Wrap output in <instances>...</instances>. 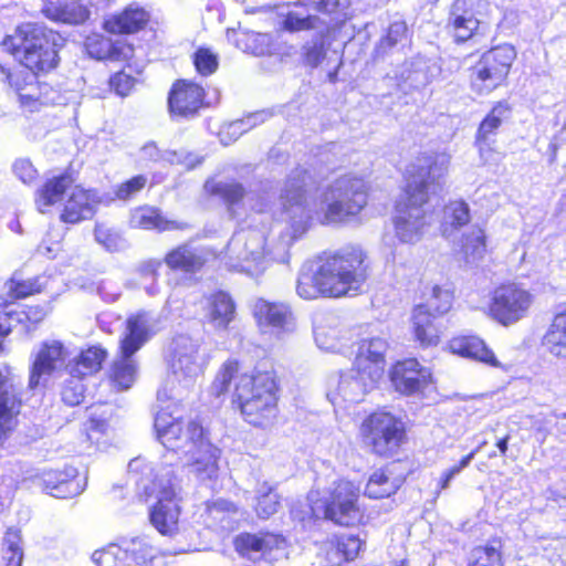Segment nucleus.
<instances>
[{
    "instance_id": "f257e3e1",
    "label": "nucleus",
    "mask_w": 566,
    "mask_h": 566,
    "mask_svg": "<svg viewBox=\"0 0 566 566\" xmlns=\"http://www.w3.org/2000/svg\"><path fill=\"white\" fill-rule=\"evenodd\" d=\"M317 184V179L306 168L297 167L291 171L281 193L285 223L275 226L276 238L266 244L270 227L261 216L251 218V223L241 227L231 237L222 255L224 264L240 272L254 274L264 268L266 256L286 263L293 242L307 230L311 210L305 195Z\"/></svg>"
},
{
    "instance_id": "f03ea898",
    "label": "nucleus",
    "mask_w": 566,
    "mask_h": 566,
    "mask_svg": "<svg viewBox=\"0 0 566 566\" xmlns=\"http://www.w3.org/2000/svg\"><path fill=\"white\" fill-rule=\"evenodd\" d=\"M449 164V156L441 154L418 159L409 170L405 193L394 216L395 234L400 242L416 243L422 238L430 224L426 205L442 190Z\"/></svg>"
},
{
    "instance_id": "7ed1b4c3",
    "label": "nucleus",
    "mask_w": 566,
    "mask_h": 566,
    "mask_svg": "<svg viewBox=\"0 0 566 566\" xmlns=\"http://www.w3.org/2000/svg\"><path fill=\"white\" fill-rule=\"evenodd\" d=\"M366 255L361 249L348 247L326 258L315 272L302 271L296 293L304 300L319 296L356 295L367 279Z\"/></svg>"
},
{
    "instance_id": "20e7f679",
    "label": "nucleus",
    "mask_w": 566,
    "mask_h": 566,
    "mask_svg": "<svg viewBox=\"0 0 566 566\" xmlns=\"http://www.w3.org/2000/svg\"><path fill=\"white\" fill-rule=\"evenodd\" d=\"M129 479L135 484L136 496L144 502L156 499L149 511L151 525L163 535L177 531L181 485L171 465L154 464L144 458H135L128 463Z\"/></svg>"
},
{
    "instance_id": "39448f33",
    "label": "nucleus",
    "mask_w": 566,
    "mask_h": 566,
    "mask_svg": "<svg viewBox=\"0 0 566 566\" xmlns=\"http://www.w3.org/2000/svg\"><path fill=\"white\" fill-rule=\"evenodd\" d=\"M238 369L237 361H227L211 384L210 392L220 397L229 391L234 380L233 402L249 423L264 426L275 416V381L269 373L238 375Z\"/></svg>"
},
{
    "instance_id": "423d86ee",
    "label": "nucleus",
    "mask_w": 566,
    "mask_h": 566,
    "mask_svg": "<svg viewBox=\"0 0 566 566\" xmlns=\"http://www.w3.org/2000/svg\"><path fill=\"white\" fill-rule=\"evenodd\" d=\"M157 438L168 450H184L190 453V472L201 481L217 478L219 450L205 437L203 428L197 421H188L186 430L179 417L160 411L154 422Z\"/></svg>"
},
{
    "instance_id": "0eeeda50",
    "label": "nucleus",
    "mask_w": 566,
    "mask_h": 566,
    "mask_svg": "<svg viewBox=\"0 0 566 566\" xmlns=\"http://www.w3.org/2000/svg\"><path fill=\"white\" fill-rule=\"evenodd\" d=\"M65 39L36 23H25L17 28L14 34L8 35L3 48L12 53L31 72H49L59 63V51Z\"/></svg>"
},
{
    "instance_id": "6e6552de",
    "label": "nucleus",
    "mask_w": 566,
    "mask_h": 566,
    "mask_svg": "<svg viewBox=\"0 0 566 566\" xmlns=\"http://www.w3.org/2000/svg\"><path fill=\"white\" fill-rule=\"evenodd\" d=\"M319 198L324 222L345 223L367 206V184L360 177L344 175L326 186Z\"/></svg>"
},
{
    "instance_id": "1a4fd4ad",
    "label": "nucleus",
    "mask_w": 566,
    "mask_h": 566,
    "mask_svg": "<svg viewBox=\"0 0 566 566\" xmlns=\"http://www.w3.org/2000/svg\"><path fill=\"white\" fill-rule=\"evenodd\" d=\"M197 352L198 346L190 337L179 335L174 338L171 375L167 385L158 390V400L181 399L185 392L193 387L200 374V366L196 359Z\"/></svg>"
},
{
    "instance_id": "9d476101",
    "label": "nucleus",
    "mask_w": 566,
    "mask_h": 566,
    "mask_svg": "<svg viewBox=\"0 0 566 566\" xmlns=\"http://www.w3.org/2000/svg\"><path fill=\"white\" fill-rule=\"evenodd\" d=\"M358 497L359 488L353 482L340 480L334 486L329 499L314 501L311 494L308 500L312 502L311 512L315 518H325L337 525L350 526L361 517L357 505Z\"/></svg>"
},
{
    "instance_id": "9b49d317",
    "label": "nucleus",
    "mask_w": 566,
    "mask_h": 566,
    "mask_svg": "<svg viewBox=\"0 0 566 566\" xmlns=\"http://www.w3.org/2000/svg\"><path fill=\"white\" fill-rule=\"evenodd\" d=\"M515 59L516 51L513 45L507 43L485 52L473 67L471 77L473 91L483 95L500 86L509 75Z\"/></svg>"
},
{
    "instance_id": "f8f14e48",
    "label": "nucleus",
    "mask_w": 566,
    "mask_h": 566,
    "mask_svg": "<svg viewBox=\"0 0 566 566\" xmlns=\"http://www.w3.org/2000/svg\"><path fill=\"white\" fill-rule=\"evenodd\" d=\"M453 296L449 290L434 285L426 303L415 307L412 313L413 333L421 346H433L439 343V316L449 312Z\"/></svg>"
},
{
    "instance_id": "ddd939ff",
    "label": "nucleus",
    "mask_w": 566,
    "mask_h": 566,
    "mask_svg": "<svg viewBox=\"0 0 566 566\" xmlns=\"http://www.w3.org/2000/svg\"><path fill=\"white\" fill-rule=\"evenodd\" d=\"M157 555L158 549L146 536H135L94 552L92 559L97 566H151Z\"/></svg>"
},
{
    "instance_id": "4468645a",
    "label": "nucleus",
    "mask_w": 566,
    "mask_h": 566,
    "mask_svg": "<svg viewBox=\"0 0 566 566\" xmlns=\"http://www.w3.org/2000/svg\"><path fill=\"white\" fill-rule=\"evenodd\" d=\"M365 442L379 455H390L405 438L401 420L389 412L380 411L370 415L361 426Z\"/></svg>"
},
{
    "instance_id": "2eb2a0df",
    "label": "nucleus",
    "mask_w": 566,
    "mask_h": 566,
    "mask_svg": "<svg viewBox=\"0 0 566 566\" xmlns=\"http://www.w3.org/2000/svg\"><path fill=\"white\" fill-rule=\"evenodd\" d=\"M534 302L531 292L516 284H505L493 292L490 315L503 326H511L526 317Z\"/></svg>"
},
{
    "instance_id": "dca6fc26",
    "label": "nucleus",
    "mask_w": 566,
    "mask_h": 566,
    "mask_svg": "<svg viewBox=\"0 0 566 566\" xmlns=\"http://www.w3.org/2000/svg\"><path fill=\"white\" fill-rule=\"evenodd\" d=\"M379 379L355 365L352 369L333 376L328 380L327 398L333 405L342 401L359 402L375 388Z\"/></svg>"
},
{
    "instance_id": "f3484780",
    "label": "nucleus",
    "mask_w": 566,
    "mask_h": 566,
    "mask_svg": "<svg viewBox=\"0 0 566 566\" xmlns=\"http://www.w3.org/2000/svg\"><path fill=\"white\" fill-rule=\"evenodd\" d=\"M389 349L387 337L373 326H367L359 334L354 365L380 379L386 365V354Z\"/></svg>"
},
{
    "instance_id": "a211bd4d",
    "label": "nucleus",
    "mask_w": 566,
    "mask_h": 566,
    "mask_svg": "<svg viewBox=\"0 0 566 566\" xmlns=\"http://www.w3.org/2000/svg\"><path fill=\"white\" fill-rule=\"evenodd\" d=\"M33 356L30 389L44 387L48 379L65 366L69 352L60 340L51 339L42 342Z\"/></svg>"
},
{
    "instance_id": "6ab92c4d",
    "label": "nucleus",
    "mask_w": 566,
    "mask_h": 566,
    "mask_svg": "<svg viewBox=\"0 0 566 566\" xmlns=\"http://www.w3.org/2000/svg\"><path fill=\"white\" fill-rule=\"evenodd\" d=\"M485 6L484 0H454L447 27L457 42L468 41L478 32Z\"/></svg>"
},
{
    "instance_id": "aec40b11",
    "label": "nucleus",
    "mask_w": 566,
    "mask_h": 566,
    "mask_svg": "<svg viewBox=\"0 0 566 566\" xmlns=\"http://www.w3.org/2000/svg\"><path fill=\"white\" fill-rule=\"evenodd\" d=\"M390 380L398 392L407 396L417 395L430 385L431 373L420 366L417 359L410 358L394 366Z\"/></svg>"
},
{
    "instance_id": "412c9836",
    "label": "nucleus",
    "mask_w": 566,
    "mask_h": 566,
    "mask_svg": "<svg viewBox=\"0 0 566 566\" xmlns=\"http://www.w3.org/2000/svg\"><path fill=\"white\" fill-rule=\"evenodd\" d=\"M203 88L186 80L174 84L168 105L174 116L188 118L193 116L202 105Z\"/></svg>"
},
{
    "instance_id": "4be33fe9",
    "label": "nucleus",
    "mask_w": 566,
    "mask_h": 566,
    "mask_svg": "<svg viewBox=\"0 0 566 566\" xmlns=\"http://www.w3.org/2000/svg\"><path fill=\"white\" fill-rule=\"evenodd\" d=\"M156 319L146 311L130 315L126 321L124 337L120 340L122 353L135 354L155 333Z\"/></svg>"
},
{
    "instance_id": "5701e85b",
    "label": "nucleus",
    "mask_w": 566,
    "mask_h": 566,
    "mask_svg": "<svg viewBox=\"0 0 566 566\" xmlns=\"http://www.w3.org/2000/svg\"><path fill=\"white\" fill-rule=\"evenodd\" d=\"M77 470L73 467H65L63 471L45 470L39 476L40 485L44 492L57 497L66 499L81 494L83 488L74 478Z\"/></svg>"
},
{
    "instance_id": "b1692460",
    "label": "nucleus",
    "mask_w": 566,
    "mask_h": 566,
    "mask_svg": "<svg viewBox=\"0 0 566 566\" xmlns=\"http://www.w3.org/2000/svg\"><path fill=\"white\" fill-rule=\"evenodd\" d=\"M21 401L7 376L0 370V444L14 429L20 413Z\"/></svg>"
},
{
    "instance_id": "393cba45",
    "label": "nucleus",
    "mask_w": 566,
    "mask_h": 566,
    "mask_svg": "<svg viewBox=\"0 0 566 566\" xmlns=\"http://www.w3.org/2000/svg\"><path fill=\"white\" fill-rule=\"evenodd\" d=\"M96 203L95 193L92 191L80 187L71 188L61 220L65 223H77L90 219L95 213Z\"/></svg>"
},
{
    "instance_id": "a878e982",
    "label": "nucleus",
    "mask_w": 566,
    "mask_h": 566,
    "mask_svg": "<svg viewBox=\"0 0 566 566\" xmlns=\"http://www.w3.org/2000/svg\"><path fill=\"white\" fill-rule=\"evenodd\" d=\"M254 316L262 327H272L277 331H291L293 316L287 305L259 300L254 304Z\"/></svg>"
},
{
    "instance_id": "bb28decb",
    "label": "nucleus",
    "mask_w": 566,
    "mask_h": 566,
    "mask_svg": "<svg viewBox=\"0 0 566 566\" xmlns=\"http://www.w3.org/2000/svg\"><path fill=\"white\" fill-rule=\"evenodd\" d=\"M129 224L133 228L157 231L185 230L189 226L186 222L168 220L158 209L153 207H139L130 213Z\"/></svg>"
},
{
    "instance_id": "cd10ccee",
    "label": "nucleus",
    "mask_w": 566,
    "mask_h": 566,
    "mask_svg": "<svg viewBox=\"0 0 566 566\" xmlns=\"http://www.w3.org/2000/svg\"><path fill=\"white\" fill-rule=\"evenodd\" d=\"M208 254L209 252L205 249H196L184 244L168 252L165 256V263L171 270L196 273L207 262Z\"/></svg>"
},
{
    "instance_id": "c85d7f7f",
    "label": "nucleus",
    "mask_w": 566,
    "mask_h": 566,
    "mask_svg": "<svg viewBox=\"0 0 566 566\" xmlns=\"http://www.w3.org/2000/svg\"><path fill=\"white\" fill-rule=\"evenodd\" d=\"M206 317L214 329H227L235 317V305L231 296L222 291L212 294L208 301Z\"/></svg>"
},
{
    "instance_id": "c756f323",
    "label": "nucleus",
    "mask_w": 566,
    "mask_h": 566,
    "mask_svg": "<svg viewBox=\"0 0 566 566\" xmlns=\"http://www.w3.org/2000/svg\"><path fill=\"white\" fill-rule=\"evenodd\" d=\"M298 10H286L285 7H277L281 9L279 14L284 18L283 29L290 32L304 31L317 29L322 20L318 15L311 13L310 0H302L293 3Z\"/></svg>"
},
{
    "instance_id": "7c9ffc66",
    "label": "nucleus",
    "mask_w": 566,
    "mask_h": 566,
    "mask_svg": "<svg viewBox=\"0 0 566 566\" xmlns=\"http://www.w3.org/2000/svg\"><path fill=\"white\" fill-rule=\"evenodd\" d=\"M42 13L52 21L72 25L83 24L91 15L87 6L78 1L65 3L50 2L44 6Z\"/></svg>"
},
{
    "instance_id": "2f4dec72",
    "label": "nucleus",
    "mask_w": 566,
    "mask_h": 566,
    "mask_svg": "<svg viewBox=\"0 0 566 566\" xmlns=\"http://www.w3.org/2000/svg\"><path fill=\"white\" fill-rule=\"evenodd\" d=\"M430 66L421 57L407 61L399 73V86L403 92L417 91L431 82Z\"/></svg>"
},
{
    "instance_id": "473e14b6",
    "label": "nucleus",
    "mask_w": 566,
    "mask_h": 566,
    "mask_svg": "<svg viewBox=\"0 0 566 566\" xmlns=\"http://www.w3.org/2000/svg\"><path fill=\"white\" fill-rule=\"evenodd\" d=\"M282 538L274 534H241L235 541V549L242 555L250 559L256 558L260 553H265L279 547Z\"/></svg>"
},
{
    "instance_id": "72a5a7b5",
    "label": "nucleus",
    "mask_w": 566,
    "mask_h": 566,
    "mask_svg": "<svg viewBox=\"0 0 566 566\" xmlns=\"http://www.w3.org/2000/svg\"><path fill=\"white\" fill-rule=\"evenodd\" d=\"M72 179L67 175H61L48 179L44 185L38 189L35 193L36 209L44 213L46 210L62 200L64 193L71 189Z\"/></svg>"
},
{
    "instance_id": "f704fd0d",
    "label": "nucleus",
    "mask_w": 566,
    "mask_h": 566,
    "mask_svg": "<svg viewBox=\"0 0 566 566\" xmlns=\"http://www.w3.org/2000/svg\"><path fill=\"white\" fill-rule=\"evenodd\" d=\"M148 21V13L140 8L132 6L120 14L106 20L104 28L111 33H135L143 29Z\"/></svg>"
},
{
    "instance_id": "c9c22d12",
    "label": "nucleus",
    "mask_w": 566,
    "mask_h": 566,
    "mask_svg": "<svg viewBox=\"0 0 566 566\" xmlns=\"http://www.w3.org/2000/svg\"><path fill=\"white\" fill-rule=\"evenodd\" d=\"M450 347L453 353L463 357H470L493 367L501 366L494 353L478 337L455 338L451 342Z\"/></svg>"
},
{
    "instance_id": "e433bc0d",
    "label": "nucleus",
    "mask_w": 566,
    "mask_h": 566,
    "mask_svg": "<svg viewBox=\"0 0 566 566\" xmlns=\"http://www.w3.org/2000/svg\"><path fill=\"white\" fill-rule=\"evenodd\" d=\"M310 2L312 10L328 17L333 28H346V23L354 15L352 0H310Z\"/></svg>"
},
{
    "instance_id": "4c0bfd02",
    "label": "nucleus",
    "mask_w": 566,
    "mask_h": 566,
    "mask_svg": "<svg viewBox=\"0 0 566 566\" xmlns=\"http://www.w3.org/2000/svg\"><path fill=\"white\" fill-rule=\"evenodd\" d=\"M87 53L96 60H120L128 59L133 54V48L125 44H114L111 40L94 35L85 42Z\"/></svg>"
},
{
    "instance_id": "58836bf2",
    "label": "nucleus",
    "mask_w": 566,
    "mask_h": 566,
    "mask_svg": "<svg viewBox=\"0 0 566 566\" xmlns=\"http://www.w3.org/2000/svg\"><path fill=\"white\" fill-rule=\"evenodd\" d=\"M8 81L19 96L21 104H30L41 98V88L36 81V73L19 71L8 74Z\"/></svg>"
},
{
    "instance_id": "ea45409f",
    "label": "nucleus",
    "mask_w": 566,
    "mask_h": 566,
    "mask_svg": "<svg viewBox=\"0 0 566 566\" xmlns=\"http://www.w3.org/2000/svg\"><path fill=\"white\" fill-rule=\"evenodd\" d=\"M119 352H122L119 349ZM134 354L119 353V356L114 359L109 377L114 386L119 390H126L132 387L137 376V366L133 359Z\"/></svg>"
},
{
    "instance_id": "a19ab883",
    "label": "nucleus",
    "mask_w": 566,
    "mask_h": 566,
    "mask_svg": "<svg viewBox=\"0 0 566 566\" xmlns=\"http://www.w3.org/2000/svg\"><path fill=\"white\" fill-rule=\"evenodd\" d=\"M281 506V496L269 482L259 483L255 490L254 511L258 517L266 520L274 515Z\"/></svg>"
},
{
    "instance_id": "79ce46f5",
    "label": "nucleus",
    "mask_w": 566,
    "mask_h": 566,
    "mask_svg": "<svg viewBox=\"0 0 566 566\" xmlns=\"http://www.w3.org/2000/svg\"><path fill=\"white\" fill-rule=\"evenodd\" d=\"M206 191L220 197L227 205L229 213L234 214V206L245 196L243 186L237 181H213L209 180L205 185Z\"/></svg>"
},
{
    "instance_id": "37998d69",
    "label": "nucleus",
    "mask_w": 566,
    "mask_h": 566,
    "mask_svg": "<svg viewBox=\"0 0 566 566\" xmlns=\"http://www.w3.org/2000/svg\"><path fill=\"white\" fill-rule=\"evenodd\" d=\"M401 481L390 478L384 470L375 471L365 489V494L370 499H381L390 496L400 488Z\"/></svg>"
},
{
    "instance_id": "c03bdc74",
    "label": "nucleus",
    "mask_w": 566,
    "mask_h": 566,
    "mask_svg": "<svg viewBox=\"0 0 566 566\" xmlns=\"http://www.w3.org/2000/svg\"><path fill=\"white\" fill-rule=\"evenodd\" d=\"M105 357L106 352L101 347H90L88 349L82 352L75 365L71 366V376L77 375L84 377L86 375H91L98 371L102 367V363L104 361Z\"/></svg>"
},
{
    "instance_id": "a18cd8bd",
    "label": "nucleus",
    "mask_w": 566,
    "mask_h": 566,
    "mask_svg": "<svg viewBox=\"0 0 566 566\" xmlns=\"http://www.w3.org/2000/svg\"><path fill=\"white\" fill-rule=\"evenodd\" d=\"M461 250L469 263L482 259L486 250L484 231L480 227H472L463 233Z\"/></svg>"
},
{
    "instance_id": "49530a36",
    "label": "nucleus",
    "mask_w": 566,
    "mask_h": 566,
    "mask_svg": "<svg viewBox=\"0 0 566 566\" xmlns=\"http://www.w3.org/2000/svg\"><path fill=\"white\" fill-rule=\"evenodd\" d=\"M502 543L492 539L485 546H478L471 553V563L478 566H503Z\"/></svg>"
},
{
    "instance_id": "de8ad7c7",
    "label": "nucleus",
    "mask_w": 566,
    "mask_h": 566,
    "mask_svg": "<svg viewBox=\"0 0 566 566\" xmlns=\"http://www.w3.org/2000/svg\"><path fill=\"white\" fill-rule=\"evenodd\" d=\"M471 219L469 205L464 201L450 202L444 209L443 235L450 237L449 226L451 228H461L469 223Z\"/></svg>"
},
{
    "instance_id": "09e8293b",
    "label": "nucleus",
    "mask_w": 566,
    "mask_h": 566,
    "mask_svg": "<svg viewBox=\"0 0 566 566\" xmlns=\"http://www.w3.org/2000/svg\"><path fill=\"white\" fill-rule=\"evenodd\" d=\"M510 114V107L505 102H499L482 120L478 130V140H486Z\"/></svg>"
},
{
    "instance_id": "8fccbe9b",
    "label": "nucleus",
    "mask_w": 566,
    "mask_h": 566,
    "mask_svg": "<svg viewBox=\"0 0 566 566\" xmlns=\"http://www.w3.org/2000/svg\"><path fill=\"white\" fill-rule=\"evenodd\" d=\"M408 28L403 21H396L388 28L387 34L381 38L375 51L378 56H384L398 43L407 40Z\"/></svg>"
},
{
    "instance_id": "3c124183",
    "label": "nucleus",
    "mask_w": 566,
    "mask_h": 566,
    "mask_svg": "<svg viewBox=\"0 0 566 566\" xmlns=\"http://www.w3.org/2000/svg\"><path fill=\"white\" fill-rule=\"evenodd\" d=\"M94 237L96 242L109 252H118L126 248L125 239L105 224H96Z\"/></svg>"
},
{
    "instance_id": "603ef678",
    "label": "nucleus",
    "mask_w": 566,
    "mask_h": 566,
    "mask_svg": "<svg viewBox=\"0 0 566 566\" xmlns=\"http://www.w3.org/2000/svg\"><path fill=\"white\" fill-rule=\"evenodd\" d=\"M160 266L161 261L156 259L144 261L138 266V274L142 279V284L146 293L150 296H155L159 293L157 276Z\"/></svg>"
},
{
    "instance_id": "864d4df0",
    "label": "nucleus",
    "mask_w": 566,
    "mask_h": 566,
    "mask_svg": "<svg viewBox=\"0 0 566 566\" xmlns=\"http://www.w3.org/2000/svg\"><path fill=\"white\" fill-rule=\"evenodd\" d=\"M6 545L4 559L7 566H21L23 560V551L21 547V533L17 528H9L4 535Z\"/></svg>"
},
{
    "instance_id": "5fc2aeb1",
    "label": "nucleus",
    "mask_w": 566,
    "mask_h": 566,
    "mask_svg": "<svg viewBox=\"0 0 566 566\" xmlns=\"http://www.w3.org/2000/svg\"><path fill=\"white\" fill-rule=\"evenodd\" d=\"M9 305H4V315L8 319L17 321L18 323L38 324L48 315V308L43 305L27 306L22 311L8 310Z\"/></svg>"
},
{
    "instance_id": "6e6d98bb",
    "label": "nucleus",
    "mask_w": 566,
    "mask_h": 566,
    "mask_svg": "<svg viewBox=\"0 0 566 566\" xmlns=\"http://www.w3.org/2000/svg\"><path fill=\"white\" fill-rule=\"evenodd\" d=\"M43 289L40 279L20 280L17 274L8 283V293L12 298H23L33 293H39Z\"/></svg>"
},
{
    "instance_id": "4d7b16f0",
    "label": "nucleus",
    "mask_w": 566,
    "mask_h": 566,
    "mask_svg": "<svg viewBox=\"0 0 566 566\" xmlns=\"http://www.w3.org/2000/svg\"><path fill=\"white\" fill-rule=\"evenodd\" d=\"M81 376H71V379L65 380L61 398L62 401L67 406H77L84 398V386L81 381Z\"/></svg>"
},
{
    "instance_id": "13d9d810",
    "label": "nucleus",
    "mask_w": 566,
    "mask_h": 566,
    "mask_svg": "<svg viewBox=\"0 0 566 566\" xmlns=\"http://www.w3.org/2000/svg\"><path fill=\"white\" fill-rule=\"evenodd\" d=\"M193 64L203 76L214 73L218 69V56L209 49L200 48L193 54Z\"/></svg>"
},
{
    "instance_id": "bf43d9fd",
    "label": "nucleus",
    "mask_w": 566,
    "mask_h": 566,
    "mask_svg": "<svg viewBox=\"0 0 566 566\" xmlns=\"http://www.w3.org/2000/svg\"><path fill=\"white\" fill-rule=\"evenodd\" d=\"M303 56L306 64L316 67L326 56L325 43L322 39L307 42L303 46Z\"/></svg>"
},
{
    "instance_id": "052dcab7",
    "label": "nucleus",
    "mask_w": 566,
    "mask_h": 566,
    "mask_svg": "<svg viewBox=\"0 0 566 566\" xmlns=\"http://www.w3.org/2000/svg\"><path fill=\"white\" fill-rule=\"evenodd\" d=\"M140 156L143 159L159 161L166 160L170 164L180 163V156L176 151H161L156 144L148 143L140 149Z\"/></svg>"
},
{
    "instance_id": "680f3d73",
    "label": "nucleus",
    "mask_w": 566,
    "mask_h": 566,
    "mask_svg": "<svg viewBox=\"0 0 566 566\" xmlns=\"http://www.w3.org/2000/svg\"><path fill=\"white\" fill-rule=\"evenodd\" d=\"M485 443H486L485 441L482 442L475 450H473L468 455H465L459 462V464H455L452 468H450L443 472L440 483H439L441 490H446L449 488L452 479H454V476H457L464 468H467L471 463V461L475 457L476 452H479L485 446Z\"/></svg>"
},
{
    "instance_id": "e2e57ef3",
    "label": "nucleus",
    "mask_w": 566,
    "mask_h": 566,
    "mask_svg": "<svg viewBox=\"0 0 566 566\" xmlns=\"http://www.w3.org/2000/svg\"><path fill=\"white\" fill-rule=\"evenodd\" d=\"M147 184V177L138 175L120 184L116 190V197L120 200H127L139 192Z\"/></svg>"
},
{
    "instance_id": "0e129e2a",
    "label": "nucleus",
    "mask_w": 566,
    "mask_h": 566,
    "mask_svg": "<svg viewBox=\"0 0 566 566\" xmlns=\"http://www.w3.org/2000/svg\"><path fill=\"white\" fill-rule=\"evenodd\" d=\"M314 338L317 346L326 352H336L339 347L334 329L329 333L324 326L315 325Z\"/></svg>"
},
{
    "instance_id": "69168bd1",
    "label": "nucleus",
    "mask_w": 566,
    "mask_h": 566,
    "mask_svg": "<svg viewBox=\"0 0 566 566\" xmlns=\"http://www.w3.org/2000/svg\"><path fill=\"white\" fill-rule=\"evenodd\" d=\"M12 171L23 184L30 185L38 178V170L27 158H19L12 165Z\"/></svg>"
},
{
    "instance_id": "338daca9",
    "label": "nucleus",
    "mask_w": 566,
    "mask_h": 566,
    "mask_svg": "<svg viewBox=\"0 0 566 566\" xmlns=\"http://www.w3.org/2000/svg\"><path fill=\"white\" fill-rule=\"evenodd\" d=\"M361 548V541L354 536H343L337 543V549L342 553L346 560H353L357 557Z\"/></svg>"
},
{
    "instance_id": "774afa93",
    "label": "nucleus",
    "mask_w": 566,
    "mask_h": 566,
    "mask_svg": "<svg viewBox=\"0 0 566 566\" xmlns=\"http://www.w3.org/2000/svg\"><path fill=\"white\" fill-rule=\"evenodd\" d=\"M109 85L117 95L126 96L134 87L135 78L124 72H118L111 77Z\"/></svg>"
}]
</instances>
